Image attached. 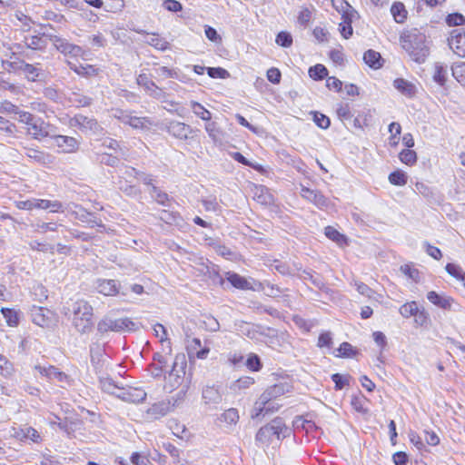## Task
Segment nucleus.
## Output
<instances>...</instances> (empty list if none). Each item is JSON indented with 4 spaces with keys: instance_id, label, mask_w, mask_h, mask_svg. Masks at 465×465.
I'll return each mask as SVG.
<instances>
[{
    "instance_id": "a211bd4d",
    "label": "nucleus",
    "mask_w": 465,
    "mask_h": 465,
    "mask_svg": "<svg viewBox=\"0 0 465 465\" xmlns=\"http://www.w3.org/2000/svg\"><path fill=\"white\" fill-rule=\"evenodd\" d=\"M146 392L142 389L123 388L122 392L117 394V397L128 402L140 403L146 399Z\"/></svg>"
},
{
    "instance_id": "6e6d98bb",
    "label": "nucleus",
    "mask_w": 465,
    "mask_h": 465,
    "mask_svg": "<svg viewBox=\"0 0 465 465\" xmlns=\"http://www.w3.org/2000/svg\"><path fill=\"white\" fill-rule=\"evenodd\" d=\"M59 225L54 223H37L35 231L38 233H45L47 232H56Z\"/></svg>"
},
{
    "instance_id": "e433bc0d",
    "label": "nucleus",
    "mask_w": 465,
    "mask_h": 465,
    "mask_svg": "<svg viewBox=\"0 0 465 465\" xmlns=\"http://www.w3.org/2000/svg\"><path fill=\"white\" fill-rule=\"evenodd\" d=\"M145 35H146V39L144 40V42L146 44L153 46L157 50L163 51L168 48L169 43L166 40H164L163 38L159 37V35H157L155 34L149 35L146 33Z\"/></svg>"
},
{
    "instance_id": "37998d69",
    "label": "nucleus",
    "mask_w": 465,
    "mask_h": 465,
    "mask_svg": "<svg viewBox=\"0 0 465 465\" xmlns=\"http://www.w3.org/2000/svg\"><path fill=\"white\" fill-rule=\"evenodd\" d=\"M419 310L420 308L415 302H410L401 305L399 312L402 317L410 318L413 317Z\"/></svg>"
},
{
    "instance_id": "cd10ccee",
    "label": "nucleus",
    "mask_w": 465,
    "mask_h": 465,
    "mask_svg": "<svg viewBox=\"0 0 465 465\" xmlns=\"http://www.w3.org/2000/svg\"><path fill=\"white\" fill-rule=\"evenodd\" d=\"M427 299L434 305L442 309H450L453 302V299L450 297L441 296L433 291L428 292Z\"/></svg>"
},
{
    "instance_id": "72a5a7b5",
    "label": "nucleus",
    "mask_w": 465,
    "mask_h": 465,
    "mask_svg": "<svg viewBox=\"0 0 465 465\" xmlns=\"http://www.w3.org/2000/svg\"><path fill=\"white\" fill-rule=\"evenodd\" d=\"M391 13L396 23L401 24L403 23L408 15V11L405 8V5L401 2H395L391 7Z\"/></svg>"
},
{
    "instance_id": "4d7b16f0",
    "label": "nucleus",
    "mask_w": 465,
    "mask_h": 465,
    "mask_svg": "<svg viewBox=\"0 0 465 465\" xmlns=\"http://www.w3.org/2000/svg\"><path fill=\"white\" fill-rule=\"evenodd\" d=\"M313 121L322 129H327L331 124L330 118L318 112L313 113Z\"/></svg>"
},
{
    "instance_id": "ddd939ff",
    "label": "nucleus",
    "mask_w": 465,
    "mask_h": 465,
    "mask_svg": "<svg viewBox=\"0 0 465 465\" xmlns=\"http://www.w3.org/2000/svg\"><path fill=\"white\" fill-rule=\"evenodd\" d=\"M186 348L189 356L195 355L199 359H205L210 351L208 347L202 348L201 340L198 338H190L188 333H185Z\"/></svg>"
},
{
    "instance_id": "bf43d9fd",
    "label": "nucleus",
    "mask_w": 465,
    "mask_h": 465,
    "mask_svg": "<svg viewBox=\"0 0 465 465\" xmlns=\"http://www.w3.org/2000/svg\"><path fill=\"white\" fill-rule=\"evenodd\" d=\"M331 380L335 383V389L340 391L349 384V376L334 373L331 375Z\"/></svg>"
},
{
    "instance_id": "2eb2a0df",
    "label": "nucleus",
    "mask_w": 465,
    "mask_h": 465,
    "mask_svg": "<svg viewBox=\"0 0 465 465\" xmlns=\"http://www.w3.org/2000/svg\"><path fill=\"white\" fill-rule=\"evenodd\" d=\"M13 436L20 440H31L34 443H39L42 441V436L34 428L29 426H24L20 428H13Z\"/></svg>"
},
{
    "instance_id": "7ed1b4c3",
    "label": "nucleus",
    "mask_w": 465,
    "mask_h": 465,
    "mask_svg": "<svg viewBox=\"0 0 465 465\" xmlns=\"http://www.w3.org/2000/svg\"><path fill=\"white\" fill-rule=\"evenodd\" d=\"M137 329L138 324L127 317L119 319L104 317L97 324V331L101 334L108 331H134Z\"/></svg>"
},
{
    "instance_id": "4be33fe9",
    "label": "nucleus",
    "mask_w": 465,
    "mask_h": 465,
    "mask_svg": "<svg viewBox=\"0 0 465 465\" xmlns=\"http://www.w3.org/2000/svg\"><path fill=\"white\" fill-rule=\"evenodd\" d=\"M302 196L313 203L320 208L326 207L328 205L327 198L318 191H314L306 187L302 188Z\"/></svg>"
},
{
    "instance_id": "f257e3e1",
    "label": "nucleus",
    "mask_w": 465,
    "mask_h": 465,
    "mask_svg": "<svg viewBox=\"0 0 465 465\" xmlns=\"http://www.w3.org/2000/svg\"><path fill=\"white\" fill-rule=\"evenodd\" d=\"M401 44L410 57L418 64L424 63L429 55L426 36L417 29L403 34L401 36Z\"/></svg>"
},
{
    "instance_id": "412c9836",
    "label": "nucleus",
    "mask_w": 465,
    "mask_h": 465,
    "mask_svg": "<svg viewBox=\"0 0 465 465\" xmlns=\"http://www.w3.org/2000/svg\"><path fill=\"white\" fill-rule=\"evenodd\" d=\"M153 363L149 365L148 371L153 378H160L163 376V368L167 365V357L156 352L153 355Z\"/></svg>"
},
{
    "instance_id": "393cba45",
    "label": "nucleus",
    "mask_w": 465,
    "mask_h": 465,
    "mask_svg": "<svg viewBox=\"0 0 465 465\" xmlns=\"http://www.w3.org/2000/svg\"><path fill=\"white\" fill-rule=\"evenodd\" d=\"M67 64L70 69L80 76L91 77L97 75L99 73V69L92 64H76L69 61L67 62Z\"/></svg>"
},
{
    "instance_id": "f704fd0d",
    "label": "nucleus",
    "mask_w": 465,
    "mask_h": 465,
    "mask_svg": "<svg viewBox=\"0 0 465 465\" xmlns=\"http://www.w3.org/2000/svg\"><path fill=\"white\" fill-rule=\"evenodd\" d=\"M308 416H298L293 420V427L295 430H302L307 432L312 431L316 429L315 423L307 418Z\"/></svg>"
},
{
    "instance_id": "39448f33",
    "label": "nucleus",
    "mask_w": 465,
    "mask_h": 465,
    "mask_svg": "<svg viewBox=\"0 0 465 465\" xmlns=\"http://www.w3.org/2000/svg\"><path fill=\"white\" fill-rule=\"evenodd\" d=\"M49 41L52 42L54 47L65 57L76 58L83 57L85 51L83 47L70 43L67 39L58 35H49Z\"/></svg>"
},
{
    "instance_id": "774afa93",
    "label": "nucleus",
    "mask_w": 465,
    "mask_h": 465,
    "mask_svg": "<svg viewBox=\"0 0 465 465\" xmlns=\"http://www.w3.org/2000/svg\"><path fill=\"white\" fill-rule=\"evenodd\" d=\"M204 33H205L206 37L210 41H212L213 43H216V44H221L222 43L221 35L217 33V31L213 27L209 26V25H205Z\"/></svg>"
},
{
    "instance_id": "6ab92c4d",
    "label": "nucleus",
    "mask_w": 465,
    "mask_h": 465,
    "mask_svg": "<svg viewBox=\"0 0 465 465\" xmlns=\"http://www.w3.org/2000/svg\"><path fill=\"white\" fill-rule=\"evenodd\" d=\"M96 289L98 292L104 296H115L119 293V283L112 279H98L96 281Z\"/></svg>"
},
{
    "instance_id": "3c124183",
    "label": "nucleus",
    "mask_w": 465,
    "mask_h": 465,
    "mask_svg": "<svg viewBox=\"0 0 465 465\" xmlns=\"http://www.w3.org/2000/svg\"><path fill=\"white\" fill-rule=\"evenodd\" d=\"M413 317L416 326L427 327L430 322V316L423 308L420 309Z\"/></svg>"
},
{
    "instance_id": "58836bf2",
    "label": "nucleus",
    "mask_w": 465,
    "mask_h": 465,
    "mask_svg": "<svg viewBox=\"0 0 465 465\" xmlns=\"http://www.w3.org/2000/svg\"><path fill=\"white\" fill-rule=\"evenodd\" d=\"M190 107L193 114L203 121L209 122L212 119V114L205 109L200 103L192 101Z\"/></svg>"
},
{
    "instance_id": "a878e982",
    "label": "nucleus",
    "mask_w": 465,
    "mask_h": 465,
    "mask_svg": "<svg viewBox=\"0 0 465 465\" xmlns=\"http://www.w3.org/2000/svg\"><path fill=\"white\" fill-rule=\"evenodd\" d=\"M49 35H50L44 33L42 35L26 36L25 39V45L34 50L45 49L47 45V40H49Z\"/></svg>"
},
{
    "instance_id": "49530a36",
    "label": "nucleus",
    "mask_w": 465,
    "mask_h": 465,
    "mask_svg": "<svg viewBox=\"0 0 465 465\" xmlns=\"http://www.w3.org/2000/svg\"><path fill=\"white\" fill-rule=\"evenodd\" d=\"M400 160L407 165H413L417 162V154L413 150L405 149L400 153Z\"/></svg>"
},
{
    "instance_id": "aec40b11",
    "label": "nucleus",
    "mask_w": 465,
    "mask_h": 465,
    "mask_svg": "<svg viewBox=\"0 0 465 465\" xmlns=\"http://www.w3.org/2000/svg\"><path fill=\"white\" fill-rule=\"evenodd\" d=\"M172 409L170 401H162L153 404L147 411L146 416L150 420H157L165 416Z\"/></svg>"
},
{
    "instance_id": "5fc2aeb1",
    "label": "nucleus",
    "mask_w": 465,
    "mask_h": 465,
    "mask_svg": "<svg viewBox=\"0 0 465 465\" xmlns=\"http://www.w3.org/2000/svg\"><path fill=\"white\" fill-rule=\"evenodd\" d=\"M150 194L158 203L165 205L169 201L168 194L160 191L157 187L152 186Z\"/></svg>"
},
{
    "instance_id": "052dcab7",
    "label": "nucleus",
    "mask_w": 465,
    "mask_h": 465,
    "mask_svg": "<svg viewBox=\"0 0 465 465\" xmlns=\"http://www.w3.org/2000/svg\"><path fill=\"white\" fill-rule=\"evenodd\" d=\"M401 271L414 282H417L420 281V272L416 268L405 264L401 266Z\"/></svg>"
},
{
    "instance_id": "69168bd1",
    "label": "nucleus",
    "mask_w": 465,
    "mask_h": 465,
    "mask_svg": "<svg viewBox=\"0 0 465 465\" xmlns=\"http://www.w3.org/2000/svg\"><path fill=\"white\" fill-rule=\"evenodd\" d=\"M272 436L273 434L272 433V429H270L269 425L267 424L258 430L256 434V440L264 442L271 440Z\"/></svg>"
},
{
    "instance_id": "f3484780",
    "label": "nucleus",
    "mask_w": 465,
    "mask_h": 465,
    "mask_svg": "<svg viewBox=\"0 0 465 465\" xmlns=\"http://www.w3.org/2000/svg\"><path fill=\"white\" fill-rule=\"evenodd\" d=\"M51 137L54 139V144L61 148L64 153H73L78 149L79 143L74 137L66 135H56L53 134Z\"/></svg>"
},
{
    "instance_id": "f03ea898",
    "label": "nucleus",
    "mask_w": 465,
    "mask_h": 465,
    "mask_svg": "<svg viewBox=\"0 0 465 465\" xmlns=\"http://www.w3.org/2000/svg\"><path fill=\"white\" fill-rule=\"evenodd\" d=\"M72 322L77 331L88 333L93 329V307L84 300H77L72 304Z\"/></svg>"
},
{
    "instance_id": "20e7f679",
    "label": "nucleus",
    "mask_w": 465,
    "mask_h": 465,
    "mask_svg": "<svg viewBox=\"0 0 465 465\" xmlns=\"http://www.w3.org/2000/svg\"><path fill=\"white\" fill-rule=\"evenodd\" d=\"M282 391V389L279 385H274L268 388L254 403V407L252 412V418H258L261 414L272 412L278 409L272 402V398L276 397Z\"/></svg>"
},
{
    "instance_id": "a19ab883",
    "label": "nucleus",
    "mask_w": 465,
    "mask_h": 465,
    "mask_svg": "<svg viewBox=\"0 0 465 465\" xmlns=\"http://www.w3.org/2000/svg\"><path fill=\"white\" fill-rule=\"evenodd\" d=\"M388 179L391 184L396 186H404L408 182L407 174L401 170L392 172Z\"/></svg>"
},
{
    "instance_id": "4468645a",
    "label": "nucleus",
    "mask_w": 465,
    "mask_h": 465,
    "mask_svg": "<svg viewBox=\"0 0 465 465\" xmlns=\"http://www.w3.org/2000/svg\"><path fill=\"white\" fill-rule=\"evenodd\" d=\"M66 212L74 216L75 219L80 220L81 222L87 223L94 226V224L99 225V223L95 221L93 214L87 212L83 207L74 203H68L65 206Z\"/></svg>"
},
{
    "instance_id": "473e14b6",
    "label": "nucleus",
    "mask_w": 465,
    "mask_h": 465,
    "mask_svg": "<svg viewBox=\"0 0 465 465\" xmlns=\"http://www.w3.org/2000/svg\"><path fill=\"white\" fill-rule=\"evenodd\" d=\"M254 383V379L249 376L241 377L234 381L230 389L235 393H240L242 391L250 388Z\"/></svg>"
},
{
    "instance_id": "c756f323",
    "label": "nucleus",
    "mask_w": 465,
    "mask_h": 465,
    "mask_svg": "<svg viewBox=\"0 0 465 465\" xmlns=\"http://www.w3.org/2000/svg\"><path fill=\"white\" fill-rule=\"evenodd\" d=\"M268 425L270 429H272V433L273 436H275L278 440L281 438H285L290 432V430L288 427H286L282 419L276 418Z\"/></svg>"
},
{
    "instance_id": "6e6552de",
    "label": "nucleus",
    "mask_w": 465,
    "mask_h": 465,
    "mask_svg": "<svg viewBox=\"0 0 465 465\" xmlns=\"http://www.w3.org/2000/svg\"><path fill=\"white\" fill-rule=\"evenodd\" d=\"M26 132L33 138L41 140L45 137L52 136L54 130L52 125L44 122L41 118L35 117L26 127Z\"/></svg>"
},
{
    "instance_id": "e2e57ef3",
    "label": "nucleus",
    "mask_w": 465,
    "mask_h": 465,
    "mask_svg": "<svg viewBox=\"0 0 465 465\" xmlns=\"http://www.w3.org/2000/svg\"><path fill=\"white\" fill-rule=\"evenodd\" d=\"M136 82L138 85L143 87L147 93L153 90V87L155 85V84L151 81L148 76L144 74H141L138 75Z\"/></svg>"
},
{
    "instance_id": "f8f14e48",
    "label": "nucleus",
    "mask_w": 465,
    "mask_h": 465,
    "mask_svg": "<svg viewBox=\"0 0 465 465\" xmlns=\"http://www.w3.org/2000/svg\"><path fill=\"white\" fill-rule=\"evenodd\" d=\"M25 154L32 161L42 164L48 165L54 163V157L45 152L40 151L37 148L25 146L24 148Z\"/></svg>"
},
{
    "instance_id": "ea45409f",
    "label": "nucleus",
    "mask_w": 465,
    "mask_h": 465,
    "mask_svg": "<svg viewBox=\"0 0 465 465\" xmlns=\"http://www.w3.org/2000/svg\"><path fill=\"white\" fill-rule=\"evenodd\" d=\"M101 388L104 391L116 395L122 392L123 388L118 387L112 379L104 378L100 381Z\"/></svg>"
},
{
    "instance_id": "de8ad7c7",
    "label": "nucleus",
    "mask_w": 465,
    "mask_h": 465,
    "mask_svg": "<svg viewBox=\"0 0 465 465\" xmlns=\"http://www.w3.org/2000/svg\"><path fill=\"white\" fill-rule=\"evenodd\" d=\"M203 280L211 281L213 284H216V285H223V279L219 274V272L214 264H213L210 267L209 272H207V275H205Z\"/></svg>"
},
{
    "instance_id": "864d4df0",
    "label": "nucleus",
    "mask_w": 465,
    "mask_h": 465,
    "mask_svg": "<svg viewBox=\"0 0 465 465\" xmlns=\"http://www.w3.org/2000/svg\"><path fill=\"white\" fill-rule=\"evenodd\" d=\"M312 9L302 7L298 15V23L301 25L306 26L312 18Z\"/></svg>"
},
{
    "instance_id": "5701e85b",
    "label": "nucleus",
    "mask_w": 465,
    "mask_h": 465,
    "mask_svg": "<svg viewBox=\"0 0 465 465\" xmlns=\"http://www.w3.org/2000/svg\"><path fill=\"white\" fill-rule=\"evenodd\" d=\"M18 69L22 72L29 81H36L44 77V71L39 65H35L27 63H22Z\"/></svg>"
},
{
    "instance_id": "338daca9",
    "label": "nucleus",
    "mask_w": 465,
    "mask_h": 465,
    "mask_svg": "<svg viewBox=\"0 0 465 465\" xmlns=\"http://www.w3.org/2000/svg\"><path fill=\"white\" fill-rule=\"evenodd\" d=\"M13 372L12 363L0 354V373L4 376H9Z\"/></svg>"
},
{
    "instance_id": "1a4fd4ad",
    "label": "nucleus",
    "mask_w": 465,
    "mask_h": 465,
    "mask_svg": "<svg viewBox=\"0 0 465 465\" xmlns=\"http://www.w3.org/2000/svg\"><path fill=\"white\" fill-rule=\"evenodd\" d=\"M35 368L42 376L46 377L50 381H58L62 387L70 384L69 377L64 372L60 371L54 366L36 365Z\"/></svg>"
},
{
    "instance_id": "bb28decb",
    "label": "nucleus",
    "mask_w": 465,
    "mask_h": 465,
    "mask_svg": "<svg viewBox=\"0 0 465 465\" xmlns=\"http://www.w3.org/2000/svg\"><path fill=\"white\" fill-rule=\"evenodd\" d=\"M253 199L262 205H271L274 201L273 196L269 190L262 185L255 186L253 191Z\"/></svg>"
},
{
    "instance_id": "423d86ee",
    "label": "nucleus",
    "mask_w": 465,
    "mask_h": 465,
    "mask_svg": "<svg viewBox=\"0 0 465 465\" xmlns=\"http://www.w3.org/2000/svg\"><path fill=\"white\" fill-rule=\"evenodd\" d=\"M113 116L121 123L128 124L136 130H148L153 125V122L150 118L134 116L122 110H115L113 113Z\"/></svg>"
},
{
    "instance_id": "a18cd8bd",
    "label": "nucleus",
    "mask_w": 465,
    "mask_h": 465,
    "mask_svg": "<svg viewBox=\"0 0 465 465\" xmlns=\"http://www.w3.org/2000/svg\"><path fill=\"white\" fill-rule=\"evenodd\" d=\"M69 100L74 105L77 107L87 106L92 102V99L90 97L81 94L79 93L71 94V95L69 96Z\"/></svg>"
},
{
    "instance_id": "13d9d810",
    "label": "nucleus",
    "mask_w": 465,
    "mask_h": 465,
    "mask_svg": "<svg viewBox=\"0 0 465 465\" xmlns=\"http://www.w3.org/2000/svg\"><path fill=\"white\" fill-rule=\"evenodd\" d=\"M275 41L277 45L282 47H290L292 44V37L289 33L280 32Z\"/></svg>"
},
{
    "instance_id": "4c0bfd02",
    "label": "nucleus",
    "mask_w": 465,
    "mask_h": 465,
    "mask_svg": "<svg viewBox=\"0 0 465 465\" xmlns=\"http://www.w3.org/2000/svg\"><path fill=\"white\" fill-rule=\"evenodd\" d=\"M324 233L326 237L335 242L340 246L347 244L346 236L340 233L334 227L327 226L324 230Z\"/></svg>"
},
{
    "instance_id": "c03bdc74",
    "label": "nucleus",
    "mask_w": 465,
    "mask_h": 465,
    "mask_svg": "<svg viewBox=\"0 0 465 465\" xmlns=\"http://www.w3.org/2000/svg\"><path fill=\"white\" fill-rule=\"evenodd\" d=\"M309 74L314 80H322L328 75V70L324 65L319 64L309 69Z\"/></svg>"
},
{
    "instance_id": "c85d7f7f",
    "label": "nucleus",
    "mask_w": 465,
    "mask_h": 465,
    "mask_svg": "<svg viewBox=\"0 0 465 465\" xmlns=\"http://www.w3.org/2000/svg\"><path fill=\"white\" fill-rule=\"evenodd\" d=\"M363 60L372 69H380L383 65V59L381 54L372 49L364 53Z\"/></svg>"
},
{
    "instance_id": "603ef678",
    "label": "nucleus",
    "mask_w": 465,
    "mask_h": 465,
    "mask_svg": "<svg viewBox=\"0 0 465 465\" xmlns=\"http://www.w3.org/2000/svg\"><path fill=\"white\" fill-rule=\"evenodd\" d=\"M433 79L440 85H443L445 84L447 80V70L443 65L439 64L435 65Z\"/></svg>"
},
{
    "instance_id": "8fccbe9b",
    "label": "nucleus",
    "mask_w": 465,
    "mask_h": 465,
    "mask_svg": "<svg viewBox=\"0 0 465 465\" xmlns=\"http://www.w3.org/2000/svg\"><path fill=\"white\" fill-rule=\"evenodd\" d=\"M222 420L226 422L227 424H236L239 420L238 411L234 408H230L226 410L222 414Z\"/></svg>"
},
{
    "instance_id": "2f4dec72",
    "label": "nucleus",
    "mask_w": 465,
    "mask_h": 465,
    "mask_svg": "<svg viewBox=\"0 0 465 465\" xmlns=\"http://www.w3.org/2000/svg\"><path fill=\"white\" fill-rule=\"evenodd\" d=\"M342 15V22L339 25V30L341 35L348 39L352 35V27H351V12H344Z\"/></svg>"
},
{
    "instance_id": "7c9ffc66",
    "label": "nucleus",
    "mask_w": 465,
    "mask_h": 465,
    "mask_svg": "<svg viewBox=\"0 0 465 465\" xmlns=\"http://www.w3.org/2000/svg\"><path fill=\"white\" fill-rule=\"evenodd\" d=\"M393 86L401 92L402 94L406 96H413L416 93V87L411 82L402 79V78H397L393 82Z\"/></svg>"
},
{
    "instance_id": "9d476101",
    "label": "nucleus",
    "mask_w": 465,
    "mask_h": 465,
    "mask_svg": "<svg viewBox=\"0 0 465 465\" xmlns=\"http://www.w3.org/2000/svg\"><path fill=\"white\" fill-rule=\"evenodd\" d=\"M166 130L171 135L180 140L188 139L193 133V129L190 125L178 121H171L168 123Z\"/></svg>"
},
{
    "instance_id": "dca6fc26",
    "label": "nucleus",
    "mask_w": 465,
    "mask_h": 465,
    "mask_svg": "<svg viewBox=\"0 0 465 465\" xmlns=\"http://www.w3.org/2000/svg\"><path fill=\"white\" fill-rule=\"evenodd\" d=\"M186 361L183 354H177L174 358L172 370L169 372V378H174V383L173 386L180 384V380L185 373Z\"/></svg>"
},
{
    "instance_id": "b1692460",
    "label": "nucleus",
    "mask_w": 465,
    "mask_h": 465,
    "mask_svg": "<svg viewBox=\"0 0 465 465\" xmlns=\"http://www.w3.org/2000/svg\"><path fill=\"white\" fill-rule=\"evenodd\" d=\"M222 394L217 387L207 386L203 391V400L205 404L218 405L222 401Z\"/></svg>"
},
{
    "instance_id": "0e129e2a",
    "label": "nucleus",
    "mask_w": 465,
    "mask_h": 465,
    "mask_svg": "<svg viewBox=\"0 0 465 465\" xmlns=\"http://www.w3.org/2000/svg\"><path fill=\"white\" fill-rule=\"evenodd\" d=\"M1 312L9 326H15L18 323V318L15 312L7 308H2Z\"/></svg>"
},
{
    "instance_id": "680f3d73",
    "label": "nucleus",
    "mask_w": 465,
    "mask_h": 465,
    "mask_svg": "<svg viewBox=\"0 0 465 465\" xmlns=\"http://www.w3.org/2000/svg\"><path fill=\"white\" fill-rule=\"evenodd\" d=\"M212 265L213 264L210 263L208 261H201L197 262L196 265L194 266L195 275L202 276L204 278L205 275H207V272H209V269Z\"/></svg>"
},
{
    "instance_id": "79ce46f5",
    "label": "nucleus",
    "mask_w": 465,
    "mask_h": 465,
    "mask_svg": "<svg viewBox=\"0 0 465 465\" xmlns=\"http://www.w3.org/2000/svg\"><path fill=\"white\" fill-rule=\"evenodd\" d=\"M453 77L465 86V62L456 63L451 66Z\"/></svg>"
},
{
    "instance_id": "9b49d317",
    "label": "nucleus",
    "mask_w": 465,
    "mask_h": 465,
    "mask_svg": "<svg viewBox=\"0 0 465 465\" xmlns=\"http://www.w3.org/2000/svg\"><path fill=\"white\" fill-rule=\"evenodd\" d=\"M450 48L459 56H465V33L460 29H455L451 32L449 38Z\"/></svg>"
},
{
    "instance_id": "0eeeda50",
    "label": "nucleus",
    "mask_w": 465,
    "mask_h": 465,
    "mask_svg": "<svg viewBox=\"0 0 465 465\" xmlns=\"http://www.w3.org/2000/svg\"><path fill=\"white\" fill-rule=\"evenodd\" d=\"M68 124L70 127L79 129L85 134H97L102 130L95 119L83 114H76L70 118Z\"/></svg>"
},
{
    "instance_id": "09e8293b",
    "label": "nucleus",
    "mask_w": 465,
    "mask_h": 465,
    "mask_svg": "<svg viewBox=\"0 0 465 465\" xmlns=\"http://www.w3.org/2000/svg\"><path fill=\"white\" fill-rule=\"evenodd\" d=\"M97 161L109 166H114L118 163L119 159L112 153L101 152L97 153Z\"/></svg>"
},
{
    "instance_id": "c9c22d12",
    "label": "nucleus",
    "mask_w": 465,
    "mask_h": 465,
    "mask_svg": "<svg viewBox=\"0 0 465 465\" xmlns=\"http://www.w3.org/2000/svg\"><path fill=\"white\" fill-rule=\"evenodd\" d=\"M228 282L235 288L245 290L250 289V283L247 280L235 272H227Z\"/></svg>"
}]
</instances>
